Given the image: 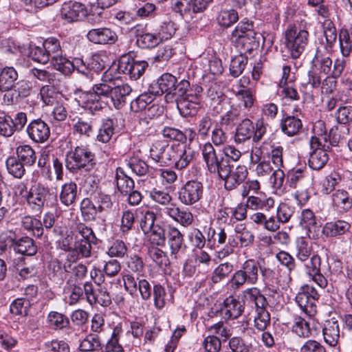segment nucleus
I'll use <instances>...</instances> for the list:
<instances>
[{
  "instance_id": "1",
  "label": "nucleus",
  "mask_w": 352,
  "mask_h": 352,
  "mask_svg": "<svg viewBox=\"0 0 352 352\" xmlns=\"http://www.w3.org/2000/svg\"><path fill=\"white\" fill-rule=\"evenodd\" d=\"M114 80L111 75L106 72L100 82L93 86L92 91L87 92L81 97L82 107L94 112L108 105Z\"/></svg>"
},
{
  "instance_id": "2",
  "label": "nucleus",
  "mask_w": 352,
  "mask_h": 352,
  "mask_svg": "<svg viewBox=\"0 0 352 352\" xmlns=\"http://www.w3.org/2000/svg\"><path fill=\"white\" fill-rule=\"evenodd\" d=\"M257 32L253 21L244 18L231 32L229 38L232 43L240 47L244 53L252 54L258 45Z\"/></svg>"
},
{
  "instance_id": "3",
  "label": "nucleus",
  "mask_w": 352,
  "mask_h": 352,
  "mask_svg": "<svg viewBox=\"0 0 352 352\" xmlns=\"http://www.w3.org/2000/svg\"><path fill=\"white\" fill-rule=\"evenodd\" d=\"M65 167L72 173L90 171L96 165L95 153L87 145L80 144L66 153Z\"/></svg>"
},
{
  "instance_id": "4",
  "label": "nucleus",
  "mask_w": 352,
  "mask_h": 352,
  "mask_svg": "<svg viewBox=\"0 0 352 352\" xmlns=\"http://www.w3.org/2000/svg\"><path fill=\"white\" fill-rule=\"evenodd\" d=\"M309 33L307 22H301L299 28L289 25L285 32L284 48L293 59L298 58L309 43Z\"/></svg>"
},
{
  "instance_id": "5",
  "label": "nucleus",
  "mask_w": 352,
  "mask_h": 352,
  "mask_svg": "<svg viewBox=\"0 0 352 352\" xmlns=\"http://www.w3.org/2000/svg\"><path fill=\"white\" fill-rule=\"evenodd\" d=\"M22 186L20 195L25 191L23 197L26 202V207L32 213L41 214L44 208L50 206L52 196L50 190L39 183L32 185L28 190L25 184H22Z\"/></svg>"
},
{
  "instance_id": "6",
  "label": "nucleus",
  "mask_w": 352,
  "mask_h": 352,
  "mask_svg": "<svg viewBox=\"0 0 352 352\" xmlns=\"http://www.w3.org/2000/svg\"><path fill=\"white\" fill-rule=\"evenodd\" d=\"M200 148L203 160L209 173L216 174L219 177L228 175L231 165L226 160L221 149L216 151L210 142H205Z\"/></svg>"
},
{
  "instance_id": "7",
  "label": "nucleus",
  "mask_w": 352,
  "mask_h": 352,
  "mask_svg": "<svg viewBox=\"0 0 352 352\" xmlns=\"http://www.w3.org/2000/svg\"><path fill=\"white\" fill-rule=\"evenodd\" d=\"M260 266V263L254 258L245 261L229 280L232 288L239 289L245 285H256L259 280Z\"/></svg>"
},
{
  "instance_id": "8",
  "label": "nucleus",
  "mask_w": 352,
  "mask_h": 352,
  "mask_svg": "<svg viewBox=\"0 0 352 352\" xmlns=\"http://www.w3.org/2000/svg\"><path fill=\"white\" fill-rule=\"evenodd\" d=\"M286 184L296 190L294 197L299 205L303 206L308 201L310 197L308 192L309 181L305 170L297 168L288 171Z\"/></svg>"
},
{
  "instance_id": "9",
  "label": "nucleus",
  "mask_w": 352,
  "mask_h": 352,
  "mask_svg": "<svg viewBox=\"0 0 352 352\" xmlns=\"http://www.w3.org/2000/svg\"><path fill=\"white\" fill-rule=\"evenodd\" d=\"M204 192L203 183L197 179H192L186 181L178 188L177 195L181 204L186 206H190L202 199Z\"/></svg>"
},
{
  "instance_id": "10",
  "label": "nucleus",
  "mask_w": 352,
  "mask_h": 352,
  "mask_svg": "<svg viewBox=\"0 0 352 352\" xmlns=\"http://www.w3.org/2000/svg\"><path fill=\"white\" fill-rule=\"evenodd\" d=\"M148 64L145 60H138L129 54L122 56L118 63V71L129 76L130 79L136 80L144 74Z\"/></svg>"
},
{
  "instance_id": "11",
  "label": "nucleus",
  "mask_w": 352,
  "mask_h": 352,
  "mask_svg": "<svg viewBox=\"0 0 352 352\" xmlns=\"http://www.w3.org/2000/svg\"><path fill=\"white\" fill-rule=\"evenodd\" d=\"M166 241L172 259L179 258L180 254L185 252L186 245L184 241V235L177 227L171 225L167 226Z\"/></svg>"
},
{
  "instance_id": "12",
  "label": "nucleus",
  "mask_w": 352,
  "mask_h": 352,
  "mask_svg": "<svg viewBox=\"0 0 352 352\" xmlns=\"http://www.w3.org/2000/svg\"><path fill=\"white\" fill-rule=\"evenodd\" d=\"M43 45L51 61L54 60V57L63 55V52H64L65 56H68L69 58L76 54V45L74 43H64L61 47L58 38L50 37L44 41Z\"/></svg>"
},
{
  "instance_id": "13",
  "label": "nucleus",
  "mask_w": 352,
  "mask_h": 352,
  "mask_svg": "<svg viewBox=\"0 0 352 352\" xmlns=\"http://www.w3.org/2000/svg\"><path fill=\"white\" fill-rule=\"evenodd\" d=\"M7 242L14 245V250L21 254L34 256L37 252V245L34 241L29 236H22L17 239L15 232L9 230L6 232Z\"/></svg>"
},
{
  "instance_id": "14",
  "label": "nucleus",
  "mask_w": 352,
  "mask_h": 352,
  "mask_svg": "<svg viewBox=\"0 0 352 352\" xmlns=\"http://www.w3.org/2000/svg\"><path fill=\"white\" fill-rule=\"evenodd\" d=\"M26 133L33 142L43 144L47 141L50 136V127L41 118H36L28 124Z\"/></svg>"
},
{
  "instance_id": "15",
  "label": "nucleus",
  "mask_w": 352,
  "mask_h": 352,
  "mask_svg": "<svg viewBox=\"0 0 352 352\" xmlns=\"http://www.w3.org/2000/svg\"><path fill=\"white\" fill-rule=\"evenodd\" d=\"M177 78L169 73H164L160 76L155 82L150 85L149 90L155 96L166 94L165 99L167 102L172 101V91L176 83Z\"/></svg>"
},
{
  "instance_id": "16",
  "label": "nucleus",
  "mask_w": 352,
  "mask_h": 352,
  "mask_svg": "<svg viewBox=\"0 0 352 352\" xmlns=\"http://www.w3.org/2000/svg\"><path fill=\"white\" fill-rule=\"evenodd\" d=\"M244 303L233 296L226 298L221 305L219 313L225 320H235L244 311Z\"/></svg>"
},
{
  "instance_id": "17",
  "label": "nucleus",
  "mask_w": 352,
  "mask_h": 352,
  "mask_svg": "<svg viewBox=\"0 0 352 352\" xmlns=\"http://www.w3.org/2000/svg\"><path fill=\"white\" fill-rule=\"evenodd\" d=\"M164 212L173 221L184 228L191 226L194 221V216L190 209L179 206L176 204L166 206Z\"/></svg>"
},
{
  "instance_id": "18",
  "label": "nucleus",
  "mask_w": 352,
  "mask_h": 352,
  "mask_svg": "<svg viewBox=\"0 0 352 352\" xmlns=\"http://www.w3.org/2000/svg\"><path fill=\"white\" fill-rule=\"evenodd\" d=\"M87 14L84 4L76 1L65 2L60 9V16L67 23H74L83 19Z\"/></svg>"
},
{
  "instance_id": "19",
  "label": "nucleus",
  "mask_w": 352,
  "mask_h": 352,
  "mask_svg": "<svg viewBox=\"0 0 352 352\" xmlns=\"http://www.w3.org/2000/svg\"><path fill=\"white\" fill-rule=\"evenodd\" d=\"M87 39L99 45H113L118 41V35L115 31L108 28H94L87 34Z\"/></svg>"
},
{
  "instance_id": "20",
  "label": "nucleus",
  "mask_w": 352,
  "mask_h": 352,
  "mask_svg": "<svg viewBox=\"0 0 352 352\" xmlns=\"http://www.w3.org/2000/svg\"><path fill=\"white\" fill-rule=\"evenodd\" d=\"M232 168V166L230 167V173L228 175L219 177L224 181V188L227 190L236 189L244 182L248 174L245 166H237L234 170Z\"/></svg>"
},
{
  "instance_id": "21",
  "label": "nucleus",
  "mask_w": 352,
  "mask_h": 352,
  "mask_svg": "<svg viewBox=\"0 0 352 352\" xmlns=\"http://www.w3.org/2000/svg\"><path fill=\"white\" fill-rule=\"evenodd\" d=\"M322 335L324 342L331 347H336L340 338V326L335 318L324 321L322 327Z\"/></svg>"
},
{
  "instance_id": "22",
  "label": "nucleus",
  "mask_w": 352,
  "mask_h": 352,
  "mask_svg": "<svg viewBox=\"0 0 352 352\" xmlns=\"http://www.w3.org/2000/svg\"><path fill=\"white\" fill-rule=\"evenodd\" d=\"M300 226L307 230V234L310 239L318 237L320 225L317 222L314 213L309 209H305L301 212Z\"/></svg>"
},
{
  "instance_id": "23",
  "label": "nucleus",
  "mask_w": 352,
  "mask_h": 352,
  "mask_svg": "<svg viewBox=\"0 0 352 352\" xmlns=\"http://www.w3.org/2000/svg\"><path fill=\"white\" fill-rule=\"evenodd\" d=\"M132 91L131 87L127 84L118 85L114 80L111 92L109 102H111L116 109H122L126 102V97Z\"/></svg>"
},
{
  "instance_id": "24",
  "label": "nucleus",
  "mask_w": 352,
  "mask_h": 352,
  "mask_svg": "<svg viewBox=\"0 0 352 352\" xmlns=\"http://www.w3.org/2000/svg\"><path fill=\"white\" fill-rule=\"evenodd\" d=\"M346 66V61L343 58H337L334 61L332 74L327 76L322 82V90L326 94H331L336 87V78L340 77Z\"/></svg>"
},
{
  "instance_id": "25",
  "label": "nucleus",
  "mask_w": 352,
  "mask_h": 352,
  "mask_svg": "<svg viewBox=\"0 0 352 352\" xmlns=\"http://www.w3.org/2000/svg\"><path fill=\"white\" fill-rule=\"evenodd\" d=\"M329 146H315L312 152L310 153L308 164L309 167L316 170L322 169L329 161L327 149Z\"/></svg>"
},
{
  "instance_id": "26",
  "label": "nucleus",
  "mask_w": 352,
  "mask_h": 352,
  "mask_svg": "<svg viewBox=\"0 0 352 352\" xmlns=\"http://www.w3.org/2000/svg\"><path fill=\"white\" fill-rule=\"evenodd\" d=\"M274 199L272 197H267L265 195H260L259 196H248L246 199V207L249 210L258 211L263 210L265 212H269L274 208Z\"/></svg>"
},
{
  "instance_id": "27",
  "label": "nucleus",
  "mask_w": 352,
  "mask_h": 352,
  "mask_svg": "<svg viewBox=\"0 0 352 352\" xmlns=\"http://www.w3.org/2000/svg\"><path fill=\"white\" fill-rule=\"evenodd\" d=\"M72 129L74 135L80 137L89 138L94 134V120L89 118H76L74 119Z\"/></svg>"
},
{
  "instance_id": "28",
  "label": "nucleus",
  "mask_w": 352,
  "mask_h": 352,
  "mask_svg": "<svg viewBox=\"0 0 352 352\" xmlns=\"http://www.w3.org/2000/svg\"><path fill=\"white\" fill-rule=\"evenodd\" d=\"M250 219L258 226H263L268 231L275 232L279 228L278 221H276L274 215L266 212H256L250 216Z\"/></svg>"
},
{
  "instance_id": "29",
  "label": "nucleus",
  "mask_w": 352,
  "mask_h": 352,
  "mask_svg": "<svg viewBox=\"0 0 352 352\" xmlns=\"http://www.w3.org/2000/svg\"><path fill=\"white\" fill-rule=\"evenodd\" d=\"M72 280H67L64 286V292L68 294L67 303L69 305H76L80 300L84 299V287L80 283H75Z\"/></svg>"
},
{
  "instance_id": "30",
  "label": "nucleus",
  "mask_w": 352,
  "mask_h": 352,
  "mask_svg": "<svg viewBox=\"0 0 352 352\" xmlns=\"http://www.w3.org/2000/svg\"><path fill=\"white\" fill-rule=\"evenodd\" d=\"M18 73L13 67H5L0 70V91L5 92L15 87Z\"/></svg>"
},
{
  "instance_id": "31",
  "label": "nucleus",
  "mask_w": 352,
  "mask_h": 352,
  "mask_svg": "<svg viewBox=\"0 0 352 352\" xmlns=\"http://www.w3.org/2000/svg\"><path fill=\"white\" fill-rule=\"evenodd\" d=\"M254 135V123L248 118L243 119L237 126L234 134V142L243 143Z\"/></svg>"
},
{
  "instance_id": "32",
  "label": "nucleus",
  "mask_w": 352,
  "mask_h": 352,
  "mask_svg": "<svg viewBox=\"0 0 352 352\" xmlns=\"http://www.w3.org/2000/svg\"><path fill=\"white\" fill-rule=\"evenodd\" d=\"M302 128L301 120L294 116H287L280 121L282 132L287 136L298 135Z\"/></svg>"
},
{
  "instance_id": "33",
  "label": "nucleus",
  "mask_w": 352,
  "mask_h": 352,
  "mask_svg": "<svg viewBox=\"0 0 352 352\" xmlns=\"http://www.w3.org/2000/svg\"><path fill=\"white\" fill-rule=\"evenodd\" d=\"M314 135L311 138L309 143L311 148L324 146L327 143V133L324 122L322 120L316 121L313 126Z\"/></svg>"
},
{
  "instance_id": "34",
  "label": "nucleus",
  "mask_w": 352,
  "mask_h": 352,
  "mask_svg": "<svg viewBox=\"0 0 352 352\" xmlns=\"http://www.w3.org/2000/svg\"><path fill=\"white\" fill-rule=\"evenodd\" d=\"M21 226L36 238H41L44 232L42 221L33 215H25L21 218Z\"/></svg>"
},
{
  "instance_id": "35",
  "label": "nucleus",
  "mask_w": 352,
  "mask_h": 352,
  "mask_svg": "<svg viewBox=\"0 0 352 352\" xmlns=\"http://www.w3.org/2000/svg\"><path fill=\"white\" fill-rule=\"evenodd\" d=\"M195 157V151L189 146H184L178 149L177 156H171L175 161V167L177 170H183L186 168Z\"/></svg>"
},
{
  "instance_id": "36",
  "label": "nucleus",
  "mask_w": 352,
  "mask_h": 352,
  "mask_svg": "<svg viewBox=\"0 0 352 352\" xmlns=\"http://www.w3.org/2000/svg\"><path fill=\"white\" fill-rule=\"evenodd\" d=\"M312 67L314 69L319 71L324 74H332V60L327 55L323 54L318 49L316 50L315 56L311 60Z\"/></svg>"
},
{
  "instance_id": "37",
  "label": "nucleus",
  "mask_w": 352,
  "mask_h": 352,
  "mask_svg": "<svg viewBox=\"0 0 352 352\" xmlns=\"http://www.w3.org/2000/svg\"><path fill=\"white\" fill-rule=\"evenodd\" d=\"M177 109L184 118L192 117L197 115L201 107V102L198 100H191L180 98L177 102Z\"/></svg>"
},
{
  "instance_id": "38",
  "label": "nucleus",
  "mask_w": 352,
  "mask_h": 352,
  "mask_svg": "<svg viewBox=\"0 0 352 352\" xmlns=\"http://www.w3.org/2000/svg\"><path fill=\"white\" fill-rule=\"evenodd\" d=\"M239 19V13L233 8L220 10L216 17L217 24L223 29L232 27Z\"/></svg>"
},
{
  "instance_id": "39",
  "label": "nucleus",
  "mask_w": 352,
  "mask_h": 352,
  "mask_svg": "<svg viewBox=\"0 0 352 352\" xmlns=\"http://www.w3.org/2000/svg\"><path fill=\"white\" fill-rule=\"evenodd\" d=\"M115 179L117 188L122 195H126L134 188V181L126 175L122 168H116Z\"/></svg>"
},
{
  "instance_id": "40",
  "label": "nucleus",
  "mask_w": 352,
  "mask_h": 352,
  "mask_svg": "<svg viewBox=\"0 0 352 352\" xmlns=\"http://www.w3.org/2000/svg\"><path fill=\"white\" fill-rule=\"evenodd\" d=\"M350 228V224L344 221L338 220L327 222L322 228V232L327 237H334L347 232Z\"/></svg>"
},
{
  "instance_id": "41",
  "label": "nucleus",
  "mask_w": 352,
  "mask_h": 352,
  "mask_svg": "<svg viewBox=\"0 0 352 352\" xmlns=\"http://www.w3.org/2000/svg\"><path fill=\"white\" fill-rule=\"evenodd\" d=\"M114 133L115 122L113 120L109 118H105L102 120L96 139L100 142L107 143L111 140Z\"/></svg>"
},
{
  "instance_id": "42",
  "label": "nucleus",
  "mask_w": 352,
  "mask_h": 352,
  "mask_svg": "<svg viewBox=\"0 0 352 352\" xmlns=\"http://www.w3.org/2000/svg\"><path fill=\"white\" fill-rule=\"evenodd\" d=\"M76 198L77 186L74 182H70L62 186L60 200L63 205L69 206L74 204Z\"/></svg>"
},
{
  "instance_id": "43",
  "label": "nucleus",
  "mask_w": 352,
  "mask_h": 352,
  "mask_svg": "<svg viewBox=\"0 0 352 352\" xmlns=\"http://www.w3.org/2000/svg\"><path fill=\"white\" fill-rule=\"evenodd\" d=\"M16 157L25 166H32L36 162L37 156L36 152L28 144L19 146L16 148Z\"/></svg>"
},
{
  "instance_id": "44",
  "label": "nucleus",
  "mask_w": 352,
  "mask_h": 352,
  "mask_svg": "<svg viewBox=\"0 0 352 352\" xmlns=\"http://www.w3.org/2000/svg\"><path fill=\"white\" fill-rule=\"evenodd\" d=\"M156 96L148 89V92H144L131 101V110L134 112L146 111L148 107L153 102Z\"/></svg>"
},
{
  "instance_id": "45",
  "label": "nucleus",
  "mask_w": 352,
  "mask_h": 352,
  "mask_svg": "<svg viewBox=\"0 0 352 352\" xmlns=\"http://www.w3.org/2000/svg\"><path fill=\"white\" fill-rule=\"evenodd\" d=\"M136 45L142 49H150L157 46L160 43V38L155 32H142L136 34Z\"/></svg>"
},
{
  "instance_id": "46",
  "label": "nucleus",
  "mask_w": 352,
  "mask_h": 352,
  "mask_svg": "<svg viewBox=\"0 0 352 352\" xmlns=\"http://www.w3.org/2000/svg\"><path fill=\"white\" fill-rule=\"evenodd\" d=\"M24 164L15 156H9L6 160L8 173L16 179H21L25 173Z\"/></svg>"
},
{
  "instance_id": "47",
  "label": "nucleus",
  "mask_w": 352,
  "mask_h": 352,
  "mask_svg": "<svg viewBox=\"0 0 352 352\" xmlns=\"http://www.w3.org/2000/svg\"><path fill=\"white\" fill-rule=\"evenodd\" d=\"M148 240L151 243L157 247L165 245L167 237V228L156 224L152 229L148 230Z\"/></svg>"
},
{
  "instance_id": "48",
  "label": "nucleus",
  "mask_w": 352,
  "mask_h": 352,
  "mask_svg": "<svg viewBox=\"0 0 352 352\" xmlns=\"http://www.w3.org/2000/svg\"><path fill=\"white\" fill-rule=\"evenodd\" d=\"M75 239L94 242L95 245L98 243V239L92 228L84 223H78L75 228Z\"/></svg>"
},
{
  "instance_id": "49",
  "label": "nucleus",
  "mask_w": 352,
  "mask_h": 352,
  "mask_svg": "<svg viewBox=\"0 0 352 352\" xmlns=\"http://www.w3.org/2000/svg\"><path fill=\"white\" fill-rule=\"evenodd\" d=\"M333 204L338 208L348 211L352 207V199L348 192L338 190L332 195Z\"/></svg>"
},
{
  "instance_id": "50",
  "label": "nucleus",
  "mask_w": 352,
  "mask_h": 352,
  "mask_svg": "<svg viewBox=\"0 0 352 352\" xmlns=\"http://www.w3.org/2000/svg\"><path fill=\"white\" fill-rule=\"evenodd\" d=\"M259 274H261L263 281L265 286L274 287L275 285H279L280 280L278 277L279 269H271L268 267L260 266Z\"/></svg>"
},
{
  "instance_id": "51",
  "label": "nucleus",
  "mask_w": 352,
  "mask_h": 352,
  "mask_svg": "<svg viewBox=\"0 0 352 352\" xmlns=\"http://www.w3.org/2000/svg\"><path fill=\"white\" fill-rule=\"evenodd\" d=\"M98 213H102L111 209L113 206V202L110 195L100 192H95L91 195Z\"/></svg>"
},
{
  "instance_id": "52",
  "label": "nucleus",
  "mask_w": 352,
  "mask_h": 352,
  "mask_svg": "<svg viewBox=\"0 0 352 352\" xmlns=\"http://www.w3.org/2000/svg\"><path fill=\"white\" fill-rule=\"evenodd\" d=\"M214 122L213 119L208 114L199 117L195 123V129L197 131L198 136L201 138H208L214 124Z\"/></svg>"
},
{
  "instance_id": "53",
  "label": "nucleus",
  "mask_w": 352,
  "mask_h": 352,
  "mask_svg": "<svg viewBox=\"0 0 352 352\" xmlns=\"http://www.w3.org/2000/svg\"><path fill=\"white\" fill-rule=\"evenodd\" d=\"M312 247L304 238L298 239L296 242V256L302 263L309 260L311 255Z\"/></svg>"
},
{
  "instance_id": "54",
  "label": "nucleus",
  "mask_w": 352,
  "mask_h": 352,
  "mask_svg": "<svg viewBox=\"0 0 352 352\" xmlns=\"http://www.w3.org/2000/svg\"><path fill=\"white\" fill-rule=\"evenodd\" d=\"M102 349L100 337L96 333H90L80 342L79 349L82 352L99 351Z\"/></svg>"
},
{
  "instance_id": "55",
  "label": "nucleus",
  "mask_w": 352,
  "mask_h": 352,
  "mask_svg": "<svg viewBox=\"0 0 352 352\" xmlns=\"http://www.w3.org/2000/svg\"><path fill=\"white\" fill-rule=\"evenodd\" d=\"M47 320L49 326L54 329H63L69 325L68 317L57 311H50Z\"/></svg>"
},
{
  "instance_id": "56",
  "label": "nucleus",
  "mask_w": 352,
  "mask_h": 352,
  "mask_svg": "<svg viewBox=\"0 0 352 352\" xmlns=\"http://www.w3.org/2000/svg\"><path fill=\"white\" fill-rule=\"evenodd\" d=\"M80 210L85 221H90L96 219L98 212L91 197L85 198L80 203Z\"/></svg>"
},
{
  "instance_id": "57",
  "label": "nucleus",
  "mask_w": 352,
  "mask_h": 352,
  "mask_svg": "<svg viewBox=\"0 0 352 352\" xmlns=\"http://www.w3.org/2000/svg\"><path fill=\"white\" fill-rule=\"evenodd\" d=\"M126 166L138 176H144L148 173L149 166L138 156H131L126 160Z\"/></svg>"
},
{
  "instance_id": "58",
  "label": "nucleus",
  "mask_w": 352,
  "mask_h": 352,
  "mask_svg": "<svg viewBox=\"0 0 352 352\" xmlns=\"http://www.w3.org/2000/svg\"><path fill=\"white\" fill-rule=\"evenodd\" d=\"M148 255L160 267H167L170 264L166 252L160 249L157 246L149 247L148 248Z\"/></svg>"
},
{
  "instance_id": "59",
  "label": "nucleus",
  "mask_w": 352,
  "mask_h": 352,
  "mask_svg": "<svg viewBox=\"0 0 352 352\" xmlns=\"http://www.w3.org/2000/svg\"><path fill=\"white\" fill-rule=\"evenodd\" d=\"M248 61V57L242 54L233 57L231 60L229 68L230 75L234 78L239 76L245 69Z\"/></svg>"
},
{
  "instance_id": "60",
  "label": "nucleus",
  "mask_w": 352,
  "mask_h": 352,
  "mask_svg": "<svg viewBox=\"0 0 352 352\" xmlns=\"http://www.w3.org/2000/svg\"><path fill=\"white\" fill-rule=\"evenodd\" d=\"M234 265L230 262L219 264L212 272L211 280L213 283H218L228 277L233 271Z\"/></svg>"
},
{
  "instance_id": "61",
  "label": "nucleus",
  "mask_w": 352,
  "mask_h": 352,
  "mask_svg": "<svg viewBox=\"0 0 352 352\" xmlns=\"http://www.w3.org/2000/svg\"><path fill=\"white\" fill-rule=\"evenodd\" d=\"M292 331L299 337L302 338H308L311 335L309 322L298 316H296L294 318Z\"/></svg>"
},
{
  "instance_id": "62",
  "label": "nucleus",
  "mask_w": 352,
  "mask_h": 352,
  "mask_svg": "<svg viewBox=\"0 0 352 352\" xmlns=\"http://www.w3.org/2000/svg\"><path fill=\"white\" fill-rule=\"evenodd\" d=\"M122 332L121 327H116L113 330L111 338L108 340L104 349L102 352H124L123 347L119 344Z\"/></svg>"
},
{
  "instance_id": "63",
  "label": "nucleus",
  "mask_w": 352,
  "mask_h": 352,
  "mask_svg": "<svg viewBox=\"0 0 352 352\" xmlns=\"http://www.w3.org/2000/svg\"><path fill=\"white\" fill-rule=\"evenodd\" d=\"M128 248L126 243L120 239L112 241L108 247L106 254L111 258H124L126 254Z\"/></svg>"
},
{
  "instance_id": "64",
  "label": "nucleus",
  "mask_w": 352,
  "mask_h": 352,
  "mask_svg": "<svg viewBox=\"0 0 352 352\" xmlns=\"http://www.w3.org/2000/svg\"><path fill=\"white\" fill-rule=\"evenodd\" d=\"M337 124L346 125L352 122V105H340L334 113Z\"/></svg>"
}]
</instances>
